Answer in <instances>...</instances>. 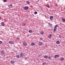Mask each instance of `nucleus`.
<instances>
[{"label":"nucleus","mask_w":65,"mask_h":65,"mask_svg":"<svg viewBox=\"0 0 65 65\" xmlns=\"http://www.w3.org/2000/svg\"><path fill=\"white\" fill-rule=\"evenodd\" d=\"M23 8L24 9V10H27V9H28L29 7L27 6L24 7H23Z\"/></svg>","instance_id":"obj_1"},{"label":"nucleus","mask_w":65,"mask_h":65,"mask_svg":"<svg viewBox=\"0 0 65 65\" xmlns=\"http://www.w3.org/2000/svg\"><path fill=\"white\" fill-rule=\"evenodd\" d=\"M2 26H4V22H2V24H1Z\"/></svg>","instance_id":"obj_17"},{"label":"nucleus","mask_w":65,"mask_h":65,"mask_svg":"<svg viewBox=\"0 0 65 65\" xmlns=\"http://www.w3.org/2000/svg\"><path fill=\"white\" fill-rule=\"evenodd\" d=\"M46 63L45 62H44L43 63V65H45Z\"/></svg>","instance_id":"obj_27"},{"label":"nucleus","mask_w":65,"mask_h":65,"mask_svg":"<svg viewBox=\"0 0 65 65\" xmlns=\"http://www.w3.org/2000/svg\"><path fill=\"white\" fill-rule=\"evenodd\" d=\"M40 34L42 35L43 34H44V32H43V31H41L40 32Z\"/></svg>","instance_id":"obj_13"},{"label":"nucleus","mask_w":65,"mask_h":65,"mask_svg":"<svg viewBox=\"0 0 65 65\" xmlns=\"http://www.w3.org/2000/svg\"><path fill=\"white\" fill-rule=\"evenodd\" d=\"M1 53L2 54H3L4 53V51H3V50H2L1 51Z\"/></svg>","instance_id":"obj_23"},{"label":"nucleus","mask_w":65,"mask_h":65,"mask_svg":"<svg viewBox=\"0 0 65 65\" xmlns=\"http://www.w3.org/2000/svg\"><path fill=\"white\" fill-rule=\"evenodd\" d=\"M60 43V42L59 41H58L56 42V44H59Z\"/></svg>","instance_id":"obj_11"},{"label":"nucleus","mask_w":65,"mask_h":65,"mask_svg":"<svg viewBox=\"0 0 65 65\" xmlns=\"http://www.w3.org/2000/svg\"><path fill=\"white\" fill-rule=\"evenodd\" d=\"M34 13L35 14H37V11H35L34 12Z\"/></svg>","instance_id":"obj_24"},{"label":"nucleus","mask_w":65,"mask_h":65,"mask_svg":"<svg viewBox=\"0 0 65 65\" xmlns=\"http://www.w3.org/2000/svg\"><path fill=\"white\" fill-rule=\"evenodd\" d=\"M22 26H25V25H26V24L25 23H23L22 24Z\"/></svg>","instance_id":"obj_22"},{"label":"nucleus","mask_w":65,"mask_h":65,"mask_svg":"<svg viewBox=\"0 0 65 65\" xmlns=\"http://www.w3.org/2000/svg\"><path fill=\"white\" fill-rule=\"evenodd\" d=\"M59 38H61V36L60 35H59Z\"/></svg>","instance_id":"obj_31"},{"label":"nucleus","mask_w":65,"mask_h":65,"mask_svg":"<svg viewBox=\"0 0 65 65\" xmlns=\"http://www.w3.org/2000/svg\"><path fill=\"white\" fill-rule=\"evenodd\" d=\"M53 18H54V17H53V16H51L50 17V20H53Z\"/></svg>","instance_id":"obj_8"},{"label":"nucleus","mask_w":65,"mask_h":65,"mask_svg":"<svg viewBox=\"0 0 65 65\" xmlns=\"http://www.w3.org/2000/svg\"><path fill=\"white\" fill-rule=\"evenodd\" d=\"M52 36V35L51 34H50L48 36V38H51V37Z\"/></svg>","instance_id":"obj_10"},{"label":"nucleus","mask_w":65,"mask_h":65,"mask_svg":"<svg viewBox=\"0 0 65 65\" xmlns=\"http://www.w3.org/2000/svg\"><path fill=\"white\" fill-rule=\"evenodd\" d=\"M1 17H0V19H1Z\"/></svg>","instance_id":"obj_35"},{"label":"nucleus","mask_w":65,"mask_h":65,"mask_svg":"<svg viewBox=\"0 0 65 65\" xmlns=\"http://www.w3.org/2000/svg\"><path fill=\"white\" fill-rule=\"evenodd\" d=\"M48 60H51V59H52V58L51 57L49 56L48 57Z\"/></svg>","instance_id":"obj_16"},{"label":"nucleus","mask_w":65,"mask_h":65,"mask_svg":"<svg viewBox=\"0 0 65 65\" xmlns=\"http://www.w3.org/2000/svg\"><path fill=\"white\" fill-rule=\"evenodd\" d=\"M6 1H7V0H4V2H6Z\"/></svg>","instance_id":"obj_30"},{"label":"nucleus","mask_w":65,"mask_h":65,"mask_svg":"<svg viewBox=\"0 0 65 65\" xmlns=\"http://www.w3.org/2000/svg\"><path fill=\"white\" fill-rule=\"evenodd\" d=\"M27 4H30V3L29 2V1H27L26 2Z\"/></svg>","instance_id":"obj_21"},{"label":"nucleus","mask_w":65,"mask_h":65,"mask_svg":"<svg viewBox=\"0 0 65 65\" xmlns=\"http://www.w3.org/2000/svg\"><path fill=\"white\" fill-rule=\"evenodd\" d=\"M41 41H42L43 40V38H41L40 39Z\"/></svg>","instance_id":"obj_26"},{"label":"nucleus","mask_w":65,"mask_h":65,"mask_svg":"<svg viewBox=\"0 0 65 65\" xmlns=\"http://www.w3.org/2000/svg\"><path fill=\"white\" fill-rule=\"evenodd\" d=\"M8 6L9 7V8H11L12 7V5H9Z\"/></svg>","instance_id":"obj_18"},{"label":"nucleus","mask_w":65,"mask_h":65,"mask_svg":"<svg viewBox=\"0 0 65 65\" xmlns=\"http://www.w3.org/2000/svg\"><path fill=\"white\" fill-rule=\"evenodd\" d=\"M10 63L11 64H13L14 63V60H12L11 61Z\"/></svg>","instance_id":"obj_6"},{"label":"nucleus","mask_w":65,"mask_h":65,"mask_svg":"<svg viewBox=\"0 0 65 65\" xmlns=\"http://www.w3.org/2000/svg\"><path fill=\"white\" fill-rule=\"evenodd\" d=\"M0 58H1V57L0 56Z\"/></svg>","instance_id":"obj_36"},{"label":"nucleus","mask_w":65,"mask_h":65,"mask_svg":"<svg viewBox=\"0 0 65 65\" xmlns=\"http://www.w3.org/2000/svg\"><path fill=\"white\" fill-rule=\"evenodd\" d=\"M44 57L45 59H47L48 58V57L46 55H45L44 56Z\"/></svg>","instance_id":"obj_14"},{"label":"nucleus","mask_w":65,"mask_h":65,"mask_svg":"<svg viewBox=\"0 0 65 65\" xmlns=\"http://www.w3.org/2000/svg\"><path fill=\"white\" fill-rule=\"evenodd\" d=\"M31 45L32 46H34L35 45V44L34 42H32L31 44Z\"/></svg>","instance_id":"obj_9"},{"label":"nucleus","mask_w":65,"mask_h":65,"mask_svg":"<svg viewBox=\"0 0 65 65\" xmlns=\"http://www.w3.org/2000/svg\"><path fill=\"white\" fill-rule=\"evenodd\" d=\"M57 6V4L56 5V6Z\"/></svg>","instance_id":"obj_34"},{"label":"nucleus","mask_w":65,"mask_h":65,"mask_svg":"<svg viewBox=\"0 0 65 65\" xmlns=\"http://www.w3.org/2000/svg\"><path fill=\"white\" fill-rule=\"evenodd\" d=\"M61 61H63V60H64V58L62 57L61 58H60V59Z\"/></svg>","instance_id":"obj_12"},{"label":"nucleus","mask_w":65,"mask_h":65,"mask_svg":"<svg viewBox=\"0 0 65 65\" xmlns=\"http://www.w3.org/2000/svg\"><path fill=\"white\" fill-rule=\"evenodd\" d=\"M9 43L10 44H14L13 41H10L9 42Z\"/></svg>","instance_id":"obj_2"},{"label":"nucleus","mask_w":65,"mask_h":65,"mask_svg":"<svg viewBox=\"0 0 65 65\" xmlns=\"http://www.w3.org/2000/svg\"><path fill=\"white\" fill-rule=\"evenodd\" d=\"M52 24H50L49 25V26H52Z\"/></svg>","instance_id":"obj_32"},{"label":"nucleus","mask_w":65,"mask_h":65,"mask_svg":"<svg viewBox=\"0 0 65 65\" xmlns=\"http://www.w3.org/2000/svg\"><path fill=\"white\" fill-rule=\"evenodd\" d=\"M17 58H19V55H18L17 56Z\"/></svg>","instance_id":"obj_28"},{"label":"nucleus","mask_w":65,"mask_h":65,"mask_svg":"<svg viewBox=\"0 0 65 65\" xmlns=\"http://www.w3.org/2000/svg\"><path fill=\"white\" fill-rule=\"evenodd\" d=\"M58 27V25H55V28H57V27Z\"/></svg>","instance_id":"obj_19"},{"label":"nucleus","mask_w":65,"mask_h":65,"mask_svg":"<svg viewBox=\"0 0 65 65\" xmlns=\"http://www.w3.org/2000/svg\"><path fill=\"white\" fill-rule=\"evenodd\" d=\"M29 33H32V30H30L29 31Z\"/></svg>","instance_id":"obj_25"},{"label":"nucleus","mask_w":65,"mask_h":65,"mask_svg":"<svg viewBox=\"0 0 65 65\" xmlns=\"http://www.w3.org/2000/svg\"><path fill=\"white\" fill-rule=\"evenodd\" d=\"M17 39H19V38H17Z\"/></svg>","instance_id":"obj_33"},{"label":"nucleus","mask_w":65,"mask_h":65,"mask_svg":"<svg viewBox=\"0 0 65 65\" xmlns=\"http://www.w3.org/2000/svg\"><path fill=\"white\" fill-rule=\"evenodd\" d=\"M57 30V28H56V27H54V32H55Z\"/></svg>","instance_id":"obj_15"},{"label":"nucleus","mask_w":65,"mask_h":65,"mask_svg":"<svg viewBox=\"0 0 65 65\" xmlns=\"http://www.w3.org/2000/svg\"><path fill=\"white\" fill-rule=\"evenodd\" d=\"M2 42L1 41H0V44H2Z\"/></svg>","instance_id":"obj_29"},{"label":"nucleus","mask_w":65,"mask_h":65,"mask_svg":"<svg viewBox=\"0 0 65 65\" xmlns=\"http://www.w3.org/2000/svg\"><path fill=\"white\" fill-rule=\"evenodd\" d=\"M59 57V55H55V56H54V58H55V59L57 58V57Z\"/></svg>","instance_id":"obj_5"},{"label":"nucleus","mask_w":65,"mask_h":65,"mask_svg":"<svg viewBox=\"0 0 65 65\" xmlns=\"http://www.w3.org/2000/svg\"><path fill=\"white\" fill-rule=\"evenodd\" d=\"M23 45L24 46H27V43L25 42H24L23 44Z\"/></svg>","instance_id":"obj_3"},{"label":"nucleus","mask_w":65,"mask_h":65,"mask_svg":"<svg viewBox=\"0 0 65 65\" xmlns=\"http://www.w3.org/2000/svg\"><path fill=\"white\" fill-rule=\"evenodd\" d=\"M63 22H65V19H64V18H63L62 19Z\"/></svg>","instance_id":"obj_20"},{"label":"nucleus","mask_w":65,"mask_h":65,"mask_svg":"<svg viewBox=\"0 0 65 65\" xmlns=\"http://www.w3.org/2000/svg\"><path fill=\"white\" fill-rule=\"evenodd\" d=\"M37 2H38V1H37Z\"/></svg>","instance_id":"obj_37"},{"label":"nucleus","mask_w":65,"mask_h":65,"mask_svg":"<svg viewBox=\"0 0 65 65\" xmlns=\"http://www.w3.org/2000/svg\"><path fill=\"white\" fill-rule=\"evenodd\" d=\"M43 44V43L41 42H39L38 44L39 45H41Z\"/></svg>","instance_id":"obj_4"},{"label":"nucleus","mask_w":65,"mask_h":65,"mask_svg":"<svg viewBox=\"0 0 65 65\" xmlns=\"http://www.w3.org/2000/svg\"><path fill=\"white\" fill-rule=\"evenodd\" d=\"M24 56V54L22 53L20 55V56L21 57H23Z\"/></svg>","instance_id":"obj_7"}]
</instances>
